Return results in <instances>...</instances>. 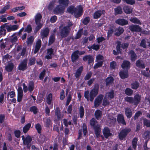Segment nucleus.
Instances as JSON below:
<instances>
[{
	"instance_id": "f257e3e1",
	"label": "nucleus",
	"mask_w": 150,
	"mask_h": 150,
	"mask_svg": "<svg viewBox=\"0 0 150 150\" xmlns=\"http://www.w3.org/2000/svg\"><path fill=\"white\" fill-rule=\"evenodd\" d=\"M99 89V85L97 83L94 84L93 88L90 92L88 91H85L84 93V97L87 101L90 100L91 102L93 101L94 98L98 95Z\"/></svg>"
},
{
	"instance_id": "f03ea898",
	"label": "nucleus",
	"mask_w": 150,
	"mask_h": 150,
	"mask_svg": "<svg viewBox=\"0 0 150 150\" xmlns=\"http://www.w3.org/2000/svg\"><path fill=\"white\" fill-rule=\"evenodd\" d=\"M125 101L130 104H133L135 106H137L141 100V96L139 94H136L133 97L126 96L125 98Z\"/></svg>"
},
{
	"instance_id": "7ed1b4c3",
	"label": "nucleus",
	"mask_w": 150,
	"mask_h": 150,
	"mask_svg": "<svg viewBox=\"0 0 150 150\" xmlns=\"http://www.w3.org/2000/svg\"><path fill=\"white\" fill-rule=\"evenodd\" d=\"M42 18V15L40 13H37L35 16V21L37 26L35 28V32H38L42 27V25L40 23Z\"/></svg>"
},
{
	"instance_id": "20e7f679",
	"label": "nucleus",
	"mask_w": 150,
	"mask_h": 150,
	"mask_svg": "<svg viewBox=\"0 0 150 150\" xmlns=\"http://www.w3.org/2000/svg\"><path fill=\"white\" fill-rule=\"evenodd\" d=\"M131 131L129 128H125L121 130L118 134V137L120 140H125L127 135Z\"/></svg>"
},
{
	"instance_id": "39448f33",
	"label": "nucleus",
	"mask_w": 150,
	"mask_h": 150,
	"mask_svg": "<svg viewBox=\"0 0 150 150\" xmlns=\"http://www.w3.org/2000/svg\"><path fill=\"white\" fill-rule=\"evenodd\" d=\"M8 23H6L3 24L4 26H5V28L7 30V31L8 32L15 31L17 30L18 28V26L17 25H8Z\"/></svg>"
},
{
	"instance_id": "423d86ee",
	"label": "nucleus",
	"mask_w": 150,
	"mask_h": 150,
	"mask_svg": "<svg viewBox=\"0 0 150 150\" xmlns=\"http://www.w3.org/2000/svg\"><path fill=\"white\" fill-rule=\"evenodd\" d=\"M104 96L101 94L98 95L95 98L94 102L95 107H98L102 103Z\"/></svg>"
},
{
	"instance_id": "0eeeda50",
	"label": "nucleus",
	"mask_w": 150,
	"mask_h": 150,
	"mask_svg": "<svg viewBox=\"0 0 150 150\" xmlns=\"http://www.w3.org/2000/svg\"><path fill=\"white\" fill-rule=\"evenodd\" d=\"M83 60L85 62L88 61V64L89 65H91V64L93 65L94 62V58L92 55H87L83 57Z\"/></svg>"
},
{
	"instance_id": "6e6552de",
	"label": "nucleus",
	"mask_w": 150,
	"mask_h": 150,
	"mask_svg": "<svg viewBox=\"0 0 150 150\" xmlns=\"http://www.w3.org/2000/svg\"><path fill=\"white\" fill-rule=\"evenodd\" d=\"M64 7L60 5L57 6L53 10L54 14L57 15L63 14L64 12Z\"/></svg>"
},
{
	"instance_id": "1a4fd4ad",
	"label": "nucleus",
	"mask_w": 150,
	"mask_h": 150,
	"mask_svg": "<svg viewBox=\"0 0 150 150\" xmlns=\"http://www.w3.org/2000/svg\"><path fill=\"white\" fill-rule=\"evenodd\" d=\"M117 121L118 124L126 125V123L124 119L123 115L122 114H119L117 117Z\"/></svg>"
},
{
	"instance_id": "9d476101",
	"label": "nucleus",
	"mask_w": 150,
	"mask_h": 150,
	"mask_svg": "<svg viewBox=\"0 0 150 150\" xmlns=\"http://www.w3.org/2000/svg\"><path fill=\"white\" fill-rule=\"evenodd\" d=\"M76 8L77 10L76 12H74V14L75 17L77 18L82 15L83 11L82 6L81 5H79Z\"/></svg>"
},
{
	"instance_id": "9b49d317",
	"label": "nucleus",
	"mask_w": 150,
	"mask_h": 150,
	"mask_svg": "<svg viewBox=\"0 0 150 150\" xmlns=\"http://www.w3.org/2000/svg\"><path fill=\"white\" fill-rule=\"evenodd\" d=\"M70 32V29L64 27L60 30V35L62 38L67 37L69 34Z\"/></svg>"
},
{
	"instance_id": "f8f14e48",
	"label": "nucleus",
	"mask_w": 150,
	"mask_h": 150,
	"mask_svg": "<svg viewBox=\"0 0 150 150\" xmlns=\"http://www.w3.org/2000/svg\"><path fill=\"white\" fill-rule=\"evenodd\" d=\"M27 68V60L26 59H23L19 65L18 69L20 70L23 71Z\"/></svg>"
},
{
	"instance_id": "ddd939ff",
	"label": "nucleus",
	"mask_w": 150,
	"mask_h": 150,
	"mask_svg": "<svg viewBox=\"0 0 150 150\" xmlns=\"http://www.w3.org/2000/svg\"><path fill=\"white\" fill-rule=\"evenodd\" d=\"M32 141L31 137L28 135L27 136L25 139H24L23 142L24 144L26 145L28 149H30L31 146L30 143Z\"/></svg>"
},
{
	"instance_id": "4468645a",
	"label": "nucleus",
	"mask_w": 150,
	"mask_h": 150,
	"mask_svg": "<svg viewBox=\"0 0 150 150\" xmlns=\"http://www.w3.org/2000/svg\"><path fill=\"white\" fill-rule=\"evenodd\" d=\"M130 65L131 63L129 61L124 60L121 64V67L122 69L128 71L130 68Z\"/></svg>"
},
{
	"instance_id": "2eb2a0df",
	"label": "nucleus",
	"mask_w": 150,
	"mask_h": 150,
	"mask_svg": "<svg viewBox=\"0 0 150 150\" xmlns=\"http://www.w3.org/2000/svg\"><path fill=\"white\" fill-rule=\"evenodd\" d=\"M129 29L132 32H140L142 30L141 28L138 25L132 24L129 26Z\"/></svg>"
},
{
	"instance_id": "dca6fc26",
	"label": "nucleus",
	"mask_w": 150,
	"mask_h": 150,
	"mask_svg": "<svg viewBox=\"0 0 150 150\" xmlns=\"http://www.w3.org/2000/svg\"><path fill=\"white\" fill-rule=\"evenodd\" d=\"M103 134L106 139H108V137L111 136L112 134L110 133V131L108 127H104L103 130Z\"/></svg>"
},
{
	"instance_id": "f3484780",
	"label": "nucleus",
	"mask_w": 150,
	"mask_h": 150,
	"mask_svg": "<svg viewBox=\"0 0 150 150\" xmlns=\"http://www.w3.org/2000/svg\"><path fill=\"white\" fill-rule=\"evenodd\" d=\"M79 52V50H76L72 53L71 55V60L72 62H74L78 60L79 57L78 54Z\"/></svg>"
},
{
	"instance_id": "a211bd4d",
	"label": "nucleus",
	"mask_w": 150,
	"mask_h": 150,
	"mask_svg": "<svg viewBox=\"0 0 150 150\" xmlns=\"http://www.w3.org/2000/svg\"><path fill=\"white\" fill-rule=\"evenodd\" d=\"M115 23L120 25H125L128 24V21L125 19L119 18L115 21Z\"/></svg>"
},
{
	"instance_id": "6ab92c4d",
	"label": "nucleus",
	"mask_w": 150,
	"mask_h": 150,
	"mask_svg": "<svg viewBox=\"0 0 150 150\" xmlns=\"http://www.w3.org/2000/svg\"><path fill=\"white\" fill-rule=\"evenodd\" d=\"M119 74L121 78L122 79H124L128 77V70L121 71L119 72Z\"/></svg>"
},
{
	"instance_id": "aec40b11",
	"label": "nucleus",
	"mask_w": 150,
	"mask_h": 150,
	"mask_svg": "<svg viewBox=\"0 0 150 150\" xmlns=\"http://www.w3.org/2000/svg\"><path fill=\"white\" fill-rule=\"evenodd\" d=\"M50 30L48 27L44 28L42 30L40 35L42 38H46L49 35Z\"/></svg>"
},
{
	"instance_id": "412c9836",
	"label": "nucleus",
	"mask_w": 150,
	"mask_h": 150,
	"mask_svg": "<svg viewBox=\"0 0 150 150\" xmlns=\"http://www.w3.org/2000/svg\"><path fill=\"white\" fill-rule=\"evenodd\" d=\"M125 114L127 119H130L133 115L131 109L129 107H127L125 109Z\"/></svg>"
},
{
	"instance_id": "4be33fe9",
	"label": "nucleus",
	"mask_w": 150,
	"mask_h": 150,
	"mask_svg": "<svg viewBox=\"0 0 150 150\" xmlns=\"http://www.w3.org/2000/svg\"><path fill=\"white\" fill-rule=\"evenodd\" d=\"M124 12L126 14H130L132 13L133 8L131 6L128 5L125 6L123 8Z\"/></svg>"
},
{
	"instance_id": "5701e85b",
	"label": "nucleus",
	"mask_w": 150,
	"mask_h": 150,
	"mask_svg": "<svg viewBox=\"0 0 150 150\" xmlns=\"http://www.w3.org/2000/svg\"><path fill=\"white\" fill-rule=\"evenodd\" d=\"M136 66L140 69H144L145 67V64L143 63V61L142 60L139 59L136 62Z\"/></svg>"
},
{
	"instance_id": "b1692460",
	"label": "nucleus",
	"mask_w": 150,
	"mask_h": 150,
	"mask_svg": "<svg viewBox=\"0 0 150 150\" xmlns=\"http://www.w3.org/2000/svg\"><path fill=\"white\" fill-rule=\"evenodd\" d=\"M129 54L130 55V60L132 62H134L137 59V56L133 50H130L129 51Z\"/></svg>"
},
{
	"instance_id": "393cba45",
	"label": "nucleus",
	"mask_w": 150,
	"mask_h": 150,
	"mask_svg": "<svg viewBox=\"0 0 150 150\" xmlns=\"http://www.w3.org/2000/svg\"><path fill=\"white\" fill-rule=\"evenodd\" d=\"M83 69V66H81L76 71L74 76L76 78L78 79L80 76Z\"/></svg>"
},
{
	"instance_id": "a878e982",
	"label": "nucleus",
	"mask_w": 150,
	"mask_h": 150,
	"mask_svg": "<svg viewBox=\"0 0 150 150\" xmlns=\"http://www.w3.org/2000/svg\"><path fill=\"white\" fill-rule=\"evenodd\" d=\"M115 35L116 36H119L122 34L124 31L123 28L120 27L116 28L115 30Z\"/></svg>"
},
{
	"instance_id": "bb28decb",
	"label": "nucleus",
	"mask_w": 150,
	"mask_h": 150,
	"mask_svg": "<svg viewBox=\"0 0 150 150\" xmlns=\"http://www.w3.org/2000/svg\"><path fill=\"white\" fill-rule=\"evenodd\" d=\"M94 130L95 134L97 138H99L100 137L101 133V129L100 127L98 126H95V127L93 128Z\"/></svg>"
},
{
	"instance_id": "cd10ccee",
	"label": "nucleus",
	"mask_w": 150,
	"mask_h": 150,
	"mask_svg": "<svg viewBox=\"0 0 150 150\" xmlns=\"http://www.w3.org/2000/svg\"><path fill=\"white\" fill-rule=\"evenodd\" d=\"M115 15L116 16L119 14H122L123 13L122 9L120 6H117L114 8Z\"/></svg>"
},
{
	"instance_id": "c85d7f7f",
	"label": "nucleus",
	"mask_w": 150,
	"mask_h": 150,
	"mask_svg": "<svg viewBox=\"0 0 150 150\" xmlns=\"http://www.w3.org/2000/svg\"><path fill=\"white\" fill-rule=\"evenodd\" d=\"M41 42L40 40H39L36 42L34 51V54H36L40 50L41 47Z\"/></svg>"
},
{
	"instance_id": "c756f323",
	"label": "nucleus",
	"mask_w": 150,
	"mask_h": 150,
	"mask_svg": "<svg viewBox=\"0 0 150 150\" xmlns=\"http://www.w3.org/2000/svg\"><path fill=\"white\" fill-rule=\"evenodd\" d=\"M102 12L101 10H99L95 11L93 14V18L97 19L100 18L102 15Z\"/></svg>"
},
{
	"instance_id": "7c9ffc66",
	"label": "nucleus",
	"mask_w": 150,
	"mask_h": 150,
	"mask_svg": "<svg viewBox=\"0 0 150 150\" xmlns=\"http://www.w3.org/2000/svg\"><path fill=\"white\" fill-rule=\"evenodd\" d=\"M17 33H14L11 36L9 39L10 42L12 43V45L15 44L18 40V38L16 34Z\"/></svg>"
},
{
	"instance_id": "2f4dec72",
	"label": "nucleus",
	"mask_w": 150,
	"mask_h": 150,
	"mask_svg": "<svg viewBox=\"0 0 150 150\" xmlns=\"http://www.w3.org/2000/svg\"><path fill=\"white\" fill-rule=\"evenodd\" d=\"M114 79L112 76L108 77L105 79L106 85L108 86L109 85L113 83Z\"/></svg>"
},
{
	"instance_id": "473e14b6",
	"label": "nucleus",
	"mask_w": 150,
	"mask_h": 150,
	"mask_svg": "<svg viewBox=\"0 0 150 150\" xmlns=\"http://www.w3.org/2000/svg\"><path fill=\"white\" fill-rule=\"evenodd\" d=\"M94 114L96 119L98 120L101 118L102 116V111L100 110H96Z\"/></svg>"
},
{
	"instance_id": "72a5a7b5",
	"label": "nucleus",
	"mask_w": 150,
	"mask_h": 150,
	"mask_svg": "<svg viewBox=\"0 0 150 150\" xmlns=\"http://www.w3.org/2000/svg\"><path fill=\"white\" fill-rule=\"evenodd\" d=\"M6 34V30L3 24L0 27V37L5 36Z\"/></svg>"
},
{
	"instance_id": "f704fd0d",
	"label": "nucleus",
	"mask_w": 150,
	"mask_h": 150,
	"mask_svg": "<svg viewBox=\"0 0 150 150\" xmlns=\"http://www.w3.org/2000/svg\"><path fill=\"white\" fill-rule=\"evenodd\" d=\"M14 68V65L12 63H11L7 65L5 67V69L8 72L12 71Z\"/></svg>"
},
{
	"instance_id": "c9c22d12",
	"label": "nucleus",
	"mask_w": 150,
	"mask_h": 150,
	"mask_svg": "<svg viewBox=\"0 0 150 150\" xmlns=\"http://www.w3.org/2000/svg\"><path fill=\"white\" fill-rule=\"evenodd\" d=\"M34 40V38L32 36L28 37L26 42L28 46H31L33 43Z\"/></svg>"
},
{
	"instance_id": "e433bc0d",
	"label": "nucleus",
	"mask_w": 150,
	"mask_h": 150,
	"mask_svg": "<svg viewBox=\"0 0 150 150\" xmlns=\"http://www.w3.org/2000/svg\"><path fill=\"white\" fill-rule=\"evenodd\" d=\"M43 121L44 122L45 126L46 127H50L51 124L52 123L50 117L47 118L45 121L43 120Z\"/></svg>"
},
{
	"instance_id": "4c0bfd02",
	"label": "nucleus",
	"mask_w": 150,
	"mask_h": 150,
	"mask_svg": "<svg viewBox=\"0 0 150 150\" xmlns=\"http://www.w3.org/2000/svg\"><path fill=\"white\" fill-rule=\"evenodd\" d=\"M130 21L134 23L140 25L142 24L140 21L136 17H131L129 19Z\"/></svg>"
},
{
	"instance_id": "58836bf2",
	"label": "nucleus",
	"mask_w": 150,
	"mask_h": 150,
	"mask_svg": "<svg viewBox=\"0 0 150 150\" xmlns=\"http://www.w3.org/2000/svg\"><path fill=\"white\" fill-rule=\"evenodd\" d=\"M31 126V123H29L25 125L23 127V131L24 133H26L29 130Z\"/></svg>"
},
{
	"instance_id": "ea45409f",
	"label": "nucleus",
	"mask_w": 150,
	"mask_h": 150,
	"mask_svg": "<svg viewBox=\"0 0 150 150\" xmlns=\"http://www.w3.org/2000/svg\"><path fill=\"white\" fill-rule=\"evenodd\" d=\"M34 88V83L33 81H30L28 85V90L30 92H31Z\"/></svg>"
},
{
	"instance_id": "a19ab883",
	"label": "nucleus",
	"mask_w": 150,
	"mask_h": 150,
	"mask_svg": "<svg viewBox=\"0 0 150 150\" xmlns=\"http://www.w3.org/2000/svg\"><path fill=\"white\" fill-rule=\"evenodd\" d=\"M137 141L138 139L136 137H134L132 139V144L134 150H136Z\"/></svg>"
},
{
	"instance_id": "79ce46f5",
	"label": "nucleus",
	"mask_w": 150,
	"mask_h": 150,
	"mask_svg": "<svg viewBox=\"0 0 150 150\" xmlns=\"http://www.w3.org/2000/svg\"><path fill=\"white\" fill-rule=\"evenodd\" d=\"M84 109L83 107L82 106H80L79 108V114L80 118H82L84 115Z\"/></svg>"
},
{
	"instance_id": "37998d69",
	"label": "nucleus",
	"mask_w": 150,
	"mask_h": 150,
	"mask_svg": "<svg viewBox=\"0 0 150 150\" xmlns=\"http://www.w3.org/2000/svg\"><path fill=\"white\" fill-rule=\"evenodd\" d=\"M131 88L134 90H136L139 87V83L137 81H135L131 84Z\"/></svg>"
},
{
	"instance_id": "c03bdc74",
	"label": "nucleus",
	"mask_w": 150,
	"mask_h": 150,
	"mask_svg": "<svg viewBox=\"0 0 150 150\" xmlns=\"http://www.w3.org/2000/svg\"><path fill=\"white\" fill-rule=\"evenodd\" d=\"M97 121L96 120L93 118H92L90 121V125L93 128L95 127V126H98V125H96V124L97 123Z\"/></svg>"
},
{
	"instance_id": "a18cd8bd",
	"label": "nucleus",
	"mask_w": 150,
	"mask_h": 150,
	"mask_svg": "<svg viewBox=\"0 0 150 150\" xmlns=\"http://www.w3.org/2000/svg\"><path fill=\"white\" fill-rule=\"evenodd\" d=\"M36 59L35 57H31L29 59L28 65L29 66H31L34 65L36 62Z\"/></svg>"
},
{
	"instance_id": "49530a36",
	"label": "nucleus",
	"mask_w": 150,
	"mask_h": 150,
	"mask_svg": "<svg viewBox=\"0 0 150 150\" xmlns=\"http://www.w3.org/2000/svg\"><path fill=\"white\" fill-rule=\"evenodd\" d=\"M142 115V112L140 111H138L136 112L134 116L132 117V119H134V120L135 121L139 117Z\"/></svg>"
},
{
	"instance_id": "de8ad7c7",
	"label": "nucleus",
	"mask_w": 150,
	"mask_h": 150,
	"mask_svg": "<svg viewBox=\"0 0 150 150\" xmlns=\"http://www.w3.org/2000/svg\"><path fill=\"white\" fill-rule=\"evenodd\" d=\"M143 137L145 139L149 140L150 139V131L147 130L145 131L143 134Z\"/></svg>"
},
{
	"instance_id": "09e8293b",
	"label": "nucleus",
	"mask_w": 150,
	"mask_h": 150,
	"mask_svg": "<svg viewBox=\"0 0 150 150\" xmlns=\"http://www.w3.org/2000/svg\"><path fill=\"white\" fill-rule=\"evenodd\" d=\"M125 93L128 96H132L133 93V91L131 88H127L125 90Z\"/></svg>"
},
{
	"instance_id": "8fccbe9b",
	"label": "nucleus",
	"mask_w": 150,
	"mask_h": 150,
	"mask_svg": "<svg viewBox=\"0 0 150 150\" xmlns=\"http://www.w3.org/2000/svg\"><path fill=\"white\" fill-rule=\"evenodd\" d=\"M83 29L82 28L78 30L75 37L76 39H79L81 37L83 34Z\"/></svg>"
},
{
	"instance_id": "3c124183",
	"label": "nucleus",
	"mask_w": 150,
	"mask_h": 150,
	"mask_svg": "<svg viewBox=\"0 0 150 150\" xmlns=\"http://www.w3.org/2000/svg\"><path fill=\"white\" fill-rule=\"evenodd\" d=\"M35 127L38 132L39 134H40L42 129V127L41 125L39 123H38L35 125Z\"/></svg>"
},
{
	"instance_id": "603ef678",
	"label": "nucleus",
	"mask_w": 150,
	"mask_h": 150,
	"mask_svg": "<svg viewBox=\"0 0 150 150\" xmlns=\"http://www.w3.org/2000/svg\"><path fill=\"white\" fill-rule=\"evenodd\" d=\"M58 2L59 4H62L66 7L68 6L69 3V0H59Z\"/></svg>"
},
{
	"instance_id": "864d4df0",
	"label": "nucleus",
	"mask_w": 150,
	"mask_h": 150,
	"mask_svg": "<svg viewBox=\"0 0 150 150\" xmlns=\"http://www.w3.org/2000/svg\"><path fill=\"white\" fill-rule=\"evenodd\" d=\"M142 74L144 76L147 78H150V70L148 71H146L145 70H142L141 71Z\"/></svg>"
},
{
	"instance_id": "5fc2aeb1",
	"label": "nucleus",
	"mask_w": 150,
	"mask_h": 150,
	"mask_svg": "<svg viewBox=\"0 0 150 150\" xmlns=\"http://www.w3.org/2000/svg\"><path fill=\"white\" fill-rule=\"evenodd\" d=\"M52 100V95L50 93L47 96L46 98V102L48 105H50Z\"/></svg>"
},
{
	"instance_id": "6e6d98bb",
	"label": "nucleus",
	"mask_w": 150,
	"mask_h": 150,
	"mask_svg": "<svg viewBox=\"0 0 150 150\" xmlns=\"http://www.w3.org/2000/svg\"><path fill=\"white\" fill-rule=\"evenodd\" d=\"M82 130L84 135L86 136L88 133V129L86 125L84 123L82 124Z\"/></svg>"
},
{
	"instance_id": "4d7b16f0",
	"label": "nucleus",
	"mask_w": 150,
	"mask_h": 150,
	"mask_svg": "<svg viewBox=\"0 0 150 150\" xmlns=\"http://www.w3.org/2000/svg\"><path fill=\"white\" fill-rule=\"evenodd\" d=\"M55 37L54 34L50 35L49 38L48 45H50L53 44L55 40Z\"/></svg>"
},
{
	"instance_id": "13d9d810",
	"label": "nucleus",
	"mask_w": 150,
	"mask_h": 150,
	"mask_svg": "<svg viewBox=\"0 0 150 150\" xmlns=\"http://www.w3.org/2000/svg\"><path fill=\"white\" fill-rule=\"evenodd\" d=\"M30 111L31 112H33L34 114H36L38 113V110L36 106H33L30 107Z\"/></svg>"
},
{
	"instance_id": "bf43d9fd",
	"label": "nucleus",
	"mask_w": 150,
	"mask_h": 150,
	"mask_svg": "<svg viewBox=\"0 0 150 150\" xmlns=\"http://www.w3.org/2000/svg\"><path fill=\"white\" fill-rule=\"evenodd\" d=\"M10 5L9 4L7 5L6 6L4 7L0 11V13L3 14L9 8Z\"/></svg>"
},
{
	"instance_id": "052dcab7",
	"label": "nucleus",
	"mask_w": 150,
	"mask_h": 150,
	"mask_svg": "<svg viewBox=\"0 0 150 150\" xmlns=\"http://www.w3.org/2000/svg\"><path fill=\"white\" fill-rule=\"evenodd\" d=\"M46 74V70L45 69H44L42 71L40 72L39 76V79L41 80H43L44 77Z\"/></svg>"
},
{
	"instance_id": "680f3d73",
	"label": "nucleus",
	"mask_w": 150,
	"mask_h": 150,
	"mask_svg": "<svg viewBox=\"0 0 150 150\" xmlns=\"http://www.w3.org/2000/svg\"><path fill=\"white\" fill-rule=\"evenodd\" d=\"M90 18L89 16H87L84 18L82 21V23L84 25H87L90 22Z\"/></svg>"
},
{
	"instance_id": "e2e57ef3",
	"label": "nucleus",
	"mask_w": 150,
	"mask_h": 150,
	"mask_svg": "<svg viewBox=\"0 0 150 150\" xmlns=\"http://www.w3.org/2000/svg\"><path fill=\"white\" fill-rule=\"evenodd\" d=\"M103 64V62L102 61L98 62L97 63H96L93 67L94 69H96L98 68L101 67Z\"/></svg>"
},
{
	"instance_id": "0e129e2a",
	"label": "nucleus",
	"mask_w": 150,
	"mask_h": 150,
	"mask_svg": "<svg viewBox=\"0 0 150 150\" xmlns=\"http://www.w3.org/2000/svg\"><path fill=\"white\" fill-rule=\"evenodd\" d=\"M110 104L108 100L106 97H105L103 99L102 105L105 107L107 105H108Z\"/></svg>"
},
{
	"instance_id": "69168bd1",
	"label": "nucleus",
	"mask_w": 150,
	"mask_h": 150,
	"mask_svg": "<svg viewBox=\"0 0 150 150\" xmlns=\"http://www.w3.org/2000/svg\"><path fill=\"white\" fill-rule=\"evenodd\" d=\"M32 29L31 25L30 24L28 25L26 28L25 29L24 31L27 32L29 33L32 31Z\"/></svg>"
},
{
	"instance_id": "338daca9",
	"label": "nucleus",
	"mask_w": 150,
	"mask_h": 150,
	"mask_svg": "<svg viewBox=\"0 0 150 150\" xmlns=\"http://www.w3.org/2000/svg\"><path fill=\"white\" fill-rule=\"evenodd\" d=\"M55 115L57 116L58 119L59 120L61 118V114L60 110L59 108L56 109L55 111Z\"/></svg>"
},
{
	"instance_id": "774afa93",
	"label": "nucleus",
	"mask_w": 150,
	"mask_h": 150,
	"mask_svg": "<svg viewBox=\"0 0 150 150\" xmlns=\"http://www.w3.org/2000/svg\"><path fill=\"white\" fill-rule=\"evenodd\" d=\"M143 124L144 125L147 127H150V121L147 119H144L143 120Z\"/></svg>"
}]
</instances>
